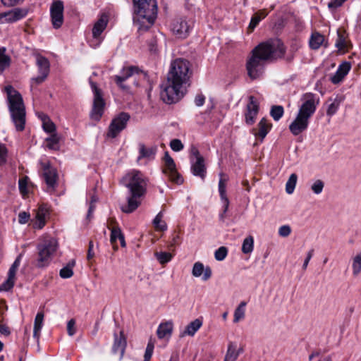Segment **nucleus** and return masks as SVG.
I'll return each mask as SVG.
<instances>
[{
  "label": "nucleus",
  "mask_w": 361,
  "mask_h": 361,
  "mask_svg": "<svg viewBox=\"0 0 361 361\" xmlns=\"http://www.w3.org/2000/svg\"><path fill=\"white\" fill-rule=\"evenodd\" d=\"M179 235L178 234H174L172 237V239L169 245V247L171 250L173 247L179 244Z\"/></svg>",
  "instance_id": "obj_60"
},
{
  "label": "nucleus",
  "mask_w": 361,
  "mask_h": 361,
  "mask_svg": "<svg viewBox=\"0 0 361 361\" xmlns=\"http://www.w3.org/2000/svg\"><path fill=\"white\" fill-rule=\"evenodd\" d=\"M47 147L50 149H58L59 137L56 133L51 134L49 137L45 140Z\"/></svg>",
  "instance_id": "obj_39"
},
{
  "label": "nucleus",
  "mask_w": 361,
  "mask_h": 361,
  "mask_svg": "<svg viewBox=\"0 0 361 361\" xmlns=\"http://www.w3.org/2000/svg\"><path fill=\"white\" fill-rule=\"evenodd\" d=\"M7 94L8 110L13 123L18 131L25 129V106L20 92L11 85L5 87Z\"/></svg>",
  "instance_id": "obj_6"
},
{
  "label": "nucleus",
  "mask_w": 361,
  "mask_h": 361,
  "mask_svg": "<svg viewBox=\"0 0 361 361\" xmlns=\"http://www.w3.org/2000/svg\"><path fill=\"white\" fill-rule=\"evenodd\" d=\"M284 109L282 106L274 105L272 106L270 111V115L274 121H278L283 116Z\"/></svg>",
  "instance_id": "obj_42"
},
{
  "label": "nucleus",
  "mask_w": 361,
  "mask_h": 361,
  "mask_svg": "<svg viewBox=\"0 0 361 361\" xmlns=\"http://www.w3.org/2000/svg\"><path fill=\"white\" fill-rule=\"evenodd\" d=\"M38 257L36 266L43 268L49 264L51 257L58 248L57 240L50 236L44 237L37 245Z\"/></svg>",
  "instance_id": "obj_7"
},
{
  "label": "nucleus",
  "mask_w": 361,
  "mask_h": 361,
  "mask_svg": "<svg viewBox=\"0 0 361 361\" xmlns=\"http://www.w3.org/2000/svg\"><path fill=\"white\" fill-rule=\"evenodd\" d=\"M122 232L118 227H114L111 231L110 241L113 244L114 249H117V246L115 245L117 239H119L122 235Z\"/></svg>",
  "instance_id": "obj_44"
},
{
  "label": "nucleus",
  "mask_w": 361,
  "mask_h": 361,
  "mask_svg": "<svg viewBox=\"0 0 361 361\" xmlns=\"http://www.w3.org/2000/svg\"><path fill=\"white\" fill-rule=\"evenodd\" d=\"M336 47L339 51H348L351 46L350 43L347 40V35L345 30H337V39L335 43Z\"/></svg>",
  "instance_id": "obj_25"
},
{
  "label": "nucleus",
  "mask_w": 361,
  "mask_h": 361,
  "mask_svg": "<svg viewBox=\"0 0 361 361\" xmlns=\"http://www.w3.org/2000/svg\"><path fill=\"white\" fill-rule=\"evenodd\" d=\"M9 65V58L4 54V50L0 49V72Z\"/></svg>",
  "instance_id": "obj_48"
},
{
  "label": "nucleus",
  "mask_w": 361,
  "mask_h": 361,
  "mask_svg": "<svg viewBox=\"0 0 361 361\" xmlns=\"http://www.w3.org/2000/svg\"><path fill=\"white\" fill-rule=\"evenodd\" d=\"M351 68V64L350 62L344 61L338 68L337 71L333 76L331 78V81L334 84H338L345 76L348 73Z\"/></svg>",
  "instance_id": "obj_21"
},
{
  "label": "nucleus",
  "mask_w": 361,
  "mask_h": 361,
  "mask_svg": "<svg viewBox=\"0 0 361 361\" xmlns=\"http://www.w3.org/2000/svg\"><path fill=\"white\" fill-rule=\"evenodd\" d=\"M133 22L139 30L147 31L154 24L157 16L156 0H133Z\"/></svg>",
  "instance_id": "obj_5"
},
{
  "label": "nucleus",
  "mask_w": 361,
  "mask_h": 361,
  "mask_svg": "<svg viewBox=\"0 0 361 361\" xmlns=\"http://www.w3.org/2000/svg\"><path fill=\"white\" fill-rule=\"evenodd\" d=\"M313 252H314V250H311L308 252L307 255V257L304 261V263L302 264V269L303 270H305L308 266V264H309V262L310 260L311 259V258L312 257V255H313Z\"/></svg>",
  "instance_id": "obj_59"
},
{
  "label": "nucleus",
  "mask_w": 361,
  "mask_h": 361,
  "mask_svg": "<svg viewBox=\"0 0 361 361\" xmlns=\"http://www.w3.org/2000/svg\"><path fill=\"white\" fill-rule=\"evenodd\" d=\"M202 325V322L196 319L194 321L191 322L186 327L185 331L183 333V335H189L194 336L195 333L200 329V328Z\"/></svg>",
  "instance_id": "obj_29"
},
{
  "label": "nucleus",
  "mask_w": 361,
  "mask_h": 361,
  "mask_svg": "<svg viewBox=\"0 0 361 361\" xmlns=\"http://www.w3.org/2000/svg\"><path fill=\"white\" fill-rule=\"evenodd\" d=\"M92 250H93V242L91 240L89 243V247H88V251H87V258L88 260L92 259L94 256V253Z\"/></svg>",
  "instance_id": "obj_63"
},
{
  "label": "nucleus",
  "mask_w": 361,
  "mask_h": 361,
  "mask_svg": "<svg viewBox=\"0 0 361 361\" xmlns=\"http://www.w3.org/2000/svg\"><path fill=\"white\" fill-rule=\"evenodd\" d=\"M190 154H191V157L190 158H193L194 159H197L199 157H202L198 149L195 147H191V149H190Z\"/></svg>",
  "instance_id": "obj_62"
},
{
  "label": "nucleus",
  "mask_w": 361,
  "mask_h": 361,
  "mask_svg": "<svg viewBox=\"0 0 361 361\" xmlns=\"http://www.w3.org/2000/svg\"><path fill=\"white\" fill-rule=\"evenodd\" d=\"M121 183L129 190L130 194L127 203L122 205L121 209L125 213H132L140 204L138 199L147 192L148 179L140 171L133 170L121 178Z\"/></svg>",
  "instance_id": "obj_3"
},
{
  "label": "nucleus",
  "mask_w": 361,
  "mask_h": 361,
  "mask_svg": "<svg viewBox=\"0 0 361 361\" xmlns=\"http://www.w3.org/2000/svg\"><path fill=\"white\" fill-rule=\"evenodd\" d=\"M138 73V68L136 66L123 67L121 74L112 77L114 81L123 90H128L129 87L124 84L125 81L135 73Z\"/></svg>",
  "instance_id": "obj_14"
},
{
  "label": "nucleus",
  "mask_w": 361,
  "mask_h": 361,
  "mask_svg": "<svg viewBox=\"0 0 361 361\" xmlns=\"http://www.w3.org/2000/svg\"><path fill=\"white\" fill-rule=\"evenodd\" d=\"M324 187V183L322 180H316L311 186L312 191L316 194L319 195L322 193Z\"/></svg>",
  "instance_id": "obj_45"
},
{
  "label": "nucleus",
  "mask_w": 361,
  "mask_h": 361,
  "mask_svg": "<svg viewBox=\"0 0 361 361\" xmlns=\"http://www.w3.org/2000/svg\"><path fill=\"white\" fill-rule=\"evenodd\" d=\"M298 180V176L292 173L286 184V191L288 194H292L295 190Z\"/></svg>",
  "instance_id": "obj_41"
},
{
  "label": "nucleus",
  "mask_w": 361,
  "mask_h": 361,
  "mask_svg": "<svg viewBox=\"0 0 361 361\" xmlns=\"http://www.w3.org/2000/svg\"><path fill=\"white\" fill-rule=\"evenodd\" d=\"M8 150L4 144L0 143V166L6 164L7 160Z\"/></svg>",
  "instance_id": "obj_50"
},
{
  "label": "nucleus",
  "mask_w": 361,
  "mask_h": 361,
  "mask_svg": "<svg viewBox=\"0 0 361 361\" xmlns=\"http://www.w3.org/2000/svg\"><path fill=\"white\" fill-rule=\"evenodd\" d=\"M341 102V99L338 97H336L333 102L330 104L328 106L326 114L329 116H333L335 114L340 106V104Z\"/></svg>",
  "instance_id": "obj_43"
},
{
  "label": "nucleus",
  "mask_w": 361,
  "mask_h": 361,
  "mask_svg": "<svg viewBox=\"0 0 361 361\" xmlns=\"http://www.w3.org/2000/svg\"><path fill=\"white\" fill-rule=\"evenodd\" d=\"M30 214L26 212H21L18 214V222L21 224H26L30 219Z\"/></svg>",
  "instance_id": "obj_56"
},
{
  "label": "nucleus",
  "mask_w": 361,
  "mask_h": 361,
  "mask_svg": "<svg viewBox=\"0 0 361 361\" xmlns=\"http://www.w3.org/2000/svg\"><path fill=\"white\" fill-rule=\"evenodd\" d=\"M0 333L5 336H8L11 332L8 327L6 324L1 323L0 324Z\"/></svg>",
  "instance_id": "obj_64"
},
{
  "label": "nucleus",
  "mask_w": 361,
  "mask_h": 361,
  "mask_svg": "<svg viewBox=\"0 0 361 361\" xmlns=\"http://www.w3.org/2000/svg\"><path fill=\"white\" fill-rule=\"evenodd\" d=\"M130 119L128 114L122 112L116 116L111 122L107 133V137L115 138L126 128L128 121Z\"/></svg>",
  "instance_id": "obj_9"
},
{
  "label": "nucleus",
  "mask_w": 361,
  "mask_h": 361,
  "mask_svg": "<svg viewBox=\"0 0 361 361\" xmlns=\"http://www.w3.org/2000/svg\"><path fill=\"white\" fill-rule=\"evenodd\" d=\"M170 147L172 150L175 152H179L183 149L184 146L180 140L173 139L170 142Z\"/></svg>",
  "instance_id": "obj_51"
},
{
  "label": "nucleus",
  "mask_w": 361,
  "mask_h": 361,
  "mask_svg": "<svg viewBox=\"0 0 361 361\" xmlns=\"http://www.w3.org/2000/svg\"><path fill=\"white\" fill-rule=\"evenodd\" d=\"M267 12L265 10H261L255 13L251 18L248 29L252 31L259 23L267 16Z\"/></svg>",
  "instance_id": "obj_30"
},
{
  "label": "nucleus",
  "mask_w": 361,
  "mask_h": 361,
  "mask_svg": "<svg viewBox=\"0 0 361 361\" xmlns=\"http://www.w3.org/2000/svg\"><path fill=\"white\" fill-rule=\"evenodd\" d=\"M285 53V47L279 39H270L257 46L246 63L248 76L255 80L263 72L264 63L269 59L281 58Z\"/></svg>",
  "instance_id": "obj_2"
},
{
  "label": "nucleus",
  "mask_w": 361,
  "mask_h": 361,
  "mask_svg": "<svg viewBox=\"0 0 361 361\" xmlns=\"http://www.w3.org/2000/svg\"><path fill=\"white\" fill-rule=\"evenodd\" d=\"M205 101V97L203 94H199L195 97V103L197 106H202Z\"/></svg>",
  "instance_id": "obj_58"
},
{
  "label": "nucleus",
  "mask_w": 361,
  "mask_h": 361,
  "mask_svg": "<svg viewBox=\"0 0 361 361\" xmlns=\"http://www.w3.org/2000/svg\"><path fill=\"white\" fill-rule=\"evenodd\" d=\"M75 320L74 319H71L68 322L67 331H68V334L70 336H73L76 332V329H75Z\"/></svg>",
  "instance_id": "obj_53"
},
{
  "label": "nucleus",
  "mask_w": 361,
  "mask_h": 361,
  "mask_svg": "<svg viewBox=\"0 0 361 361\" xmlns=\"http://www.w3.org/2000/svg\"><path fill=\"white\" fill-rule=\"evenodd\" d=\"M291 233V228L288 225L281 226L279 229V235L281 237H288Z\"/></svg>",
  "instance_id": "obj_54"
},
{
  "label": "nucleus",
  "mask_w": 361,
  "mask_h": 361,
  "mask_svg": "<svg viewBox=\"0 0 361 361\" xmlns=\"http://www.w3.org/2000/svg\"><path fill=\"white\" fill-rule=\"evenodd\" d=\"M272 125L265 118L260 120L256 128H254L253 134L255 137L260 138L261 141L264 140L266 135L271 130Z\"/></svg>",
  "instance_id": "obj_19"
},
{
  "label": "nucleus",
  "mask_w": 361,
  "mask_h": 361,
  "mask_svg": "<svg viewBox=\"0 0 361 361\" xmlns=\"http://www.w3.org/2000/svg\"><path fill=\"white\" fill-rule=\"evenodd\" d=\"M28 13L25 8H16L8 12L0 13V23H12L25 18Z\"/></svg>",
  "instance_id": "obj_12"
},
{
  "label": "nucleus",
  "mask_w": 361,
  "mask_h": 361,
  "mask_svg": "<svg viewBox=\"0 0 361 361\" xmlns=\"http://www.w3.org/2000/svg\"><path fill=\"white\" fill-rule=\"evenodd\" d=\"M259 103L254 96L249 97V102L247 104L245 113V121L247 125H252L255 122L256 117L259 112Z\"/></svg>",
  "instance_id": "obj_16"
},
{
  "label": "nucleus",
  "mask_w": 361,
  "mask_h": 361,
  "mask_svg": "<svg viewBox=\"0 0 361 361\" xmlns=\"http://www.w3.org/2000/svg\"><path fill=\"white\" fill-rule=\"evenodd\" d=\"M254 247V238L250 235L245 238L242 245V252L244 254L251 253Z\"/></svg>",
  "instance_id": "obj_38"
},
{
  "label": "nucleus",
  "mask_w": 361,
  "mask_h": 361,
  "mask_svg": "<svg viewBox=\"0 0 361 361\" xmlns=\"http://www.w3.org/2000/svg\"><path fill=\"white\" fill-rule=\"evenodd\" d=\"M192 173L204 180L207 174V167L203 157H199L197 159L190 158Z\"/></svg>",
  "instance_id": "obj_18"
},
{
  "label": "nucleus",
  "mask_w": 361,
  "mask_h": 361,
  "mask_svg": "<svg viewBox=\"0 0 361 361\" xmlns=\"http://www.w3.org/2000/svg\"><path fill=\"white\" fill-rule=\"evenodd\" d=\"M324 37L322 35L314 32L312 33L310 39V46L313 49H317L322 44Z\"/></svg>",
  "instance_id": "obj_34"
},
{
  "label": "nucleus",
  "mask_w": 361,
  "mask_h": 361,
  "mask_svg": "<svg viewBox=\"0 0 361 361\" xmlns=\"http://www.w3.org/2000/svg\"><path fill=\"white\" fill-rule=\"evenodd\" d=\"M139 152H140V156L138 157L139 159H140L142 158H151L155 155V153L157 152V147H152L149 148H146L145 145L140 144Z\"/></svg>",
  "instance_id": "obj_31"
},
{
  "label": "nucleus",
  "mask_w": 361,
  "mask_h": 361,
  "mask_svg": "<svg viewBox=\"0 0 361 361\" xmlns=\"http://www.w3.org/2000/svg\"><path fill=\"white\" fill-rule=\"evenodd\" d=\"M20 257H21V255H20L16 259V260L14 261V262L13 263V264L10 267L9 271H8V275L10 276V278H15L16 271H17L18 267L20 266Z\"/></svg>",
  "instance_id": "obj_47"
},
{
  "label": "nucleus",
  "mask_w": 361,
  "mask_h": 361,
  "mask_svg": "<svg viewBox=\"0 0 361 361\" xmlns=\"http://www.w3.org/2000/svg\"><path fill=\"white\" fill-rule=\"evenodd\" d=\"M192 274L195 277H200L202 275V279L207 281L212 276V270L209 267L204 268L202 263L197 262L193 265Z\"/></svg>",
  "instance_id": "obj_22"
},
{
  "label": "nucleus",
  "mask_w": 361,
  "mask_h": 361,
  "mask_svg": "<svg viewBox=\"0 0 361 361\" xmlns=\"http://www.w3.org/2000/svg\"><path fill=\"white\" fill-rule=\"evenodd\" d=\"M191 27V24L185 19L180 18L173 21L171 30L178 37L185 38L188 37Z\"/></svg>",
  "instance_id": "obj_17"
},
{
  "label": "nucleus",
  "mask_w": 361,
  "mask_h": 361,
  "mask_svg": "<svg viewBox=\"0 0 361 361\" xmlns=\"http://www.w3.org/2000/svg\"><path fill=\"white\" fill-rule=\"evenodd\" d=\"M238 355L239 352L237 351L236 346L231 343L228 345L224 361H235Z\"/></svg>",
  "instance_id": "obj_36"
},
{
  "label": "nucleus",
  "mask_w": 361,
  "mask_h": 361,
  "mask_svg": "<svg viewBox=\"0 0 361 361\" xmlns=\"http://www.w3.org/2000/svg\"><path fill=\"white\" fill-rule=\"evenodd\" d=\"M173 331V322H166L161 324L157 331V336L159 338H164L167 336H171Z\"/></svg>",
  "instance_id": "obj_28"
},
{
  "label": "nucleus",
  "mask_w": 361,
  "mask_h": 361,
  "mask_svg": "<svg viewBox=\"0 0 361 361\" xmlns=\"http://www.w3.org/2000/svg\"><path fill=\"white\" fill-rule=\"evenodd\" d=\"M227 254L228 249L224 246H221L215 251L214 257L216 260L222 261L226 258Z\"/></svg>",
  "instance_id": "obj_46"
},
{
  "label": "nucleus",
  "mask_w": 361,
  "mask_h": 361,
  "mask_svg": "<svg viewBox=\"0 0 361 361\" xmlns=\"http://www.w3.org/2000/svg\"><path fill=\"white\" fill-rule=\"evenodd\" d=\"M41 118V120L42 121V127L45 132L49 133H55L56 131V126L55 124L49 119V118L42 114V116H39Z\"/></svg>",
  "instance_id": "obj_32"
},
{
  "label": "nucleus",
  "mask_w": 361,
  "mask_h": 361,
  "mask_svg": "<svg viewBox=\"0 0 361 361\" xmlns=\"http://www.w3.org/2000/svg\"><path fill=\"white\" fill-rule=\"evenodd\" d=\"M126 347V339L123 334V332L120 331V335L118 336L116 334H114V342L112 347V351L114 354L119 353L120 360L122 359L125 349Z\"/></svg>",
  "instance_id": "obj_20"
},
{
  "label": "nucleus",
  "mask_w": 361,
  "mask_h": 361,
  "mask_svg": "<svg viewBox=\"0 0 361 361\" xmlns=\"http://www.w3.org/2000/svg\"><path fill=\"white\" fill-rule=\"evenodd\" d=\"M108 23V16L102 14L97 21L94 23L92 28V36L94 38H98L103 31L106 29Z\"/></svg>",
  "instance_id": "obj_24"
},
{
  "label": "nucleus",
  "mask_w": 361,
  "mask_h": 361,
  "mask_svg": "<svg viewBox=\"0 0 361 361\" xmlns=\"http://www.w3.org/2000/svg\"><path fill=\"white\" fill-rule=\"evenodd\" d=\"M63 3L61 1H54L51 6L50 13L52 25L58 29L61 27L63 23Z\"/></svg>",
  "instance_id": "obj_13"
},
{
  "label": "nucleus",
  "mask_w": 361,
  "mask_h": 361,
  "mask_svg": "<svg viewBox=\"0 0 361 361\" xmlns=\"http://www.w3.org/2000/svg\"><path fill=\"white\" fill-rule=\"evenodd\" d=\"M154 256L161 264L168 263L173 258L172 254L167 252H156Z\"/></svg>",
  "instance_id": "obj_40"
},
{
  "label": "nucleus",
  "mask_w": 361,
  "mask_h": 361,
  "mask_svg": "<svg viewBox=\"0 0 361 361\" xmlns=\"http://www.w3.org/2000/svg\"><path fill=\"white\" fill-rule=\"evenodd\" d=\"M246 305V302L242 301L235 310L233 315L234 323H237L245 318Z\"/></svg>",
  "instance_id": "obj_33"
},
{
  "label": "nucleus",
  "mask_w": 361,
  "mask_h": 361,
  "mask_svg": "<svg viewBox=\"0 0 361 361\" xmlns=\"http://www.w3.org/2000/svg\"><path fill=\"white\" fill-rule=\"evenodd\" d=\"M164 161L165 167L163 169V173L169 177L171 181L176 184L183 183V179L177 171L176 164L168 152L164 153Z\"/></svg>",
  "instance_id": "obj_11"
},
{
  "label": "nucleus",
  "mask_w": 361,
  "mask_h": 361,
  "mask_svg": "<svg viewBox=\"0 0 361 361\" xmlns=\"http://www.w3.org/2000/svg\"><path fill=\"white\" fill-rule=\"evenodd\" d=\"M44 312L42 311L38 312L34 321L33 328V337L37 341H39L40 337V332L44 323Z\"/></svg>",
  "instance_id": "obj_26"
},
{
  "label": "nucleus",
  "mask_w": 361,
  "mask_h": 361,
  "mask_svg": "<svg viewBox=\"0 0 361 361\" xmlns=\"http://www.w3.org/2000/svg\"><path fill=\"white\" fill-rule=\"evenodd\" d=\"M90 84L94 94L91 118L95 121H99L104 113V109L105 106L103 92L102 90L97 86V84L91 80H90Z\"/></svg>",
  "instance_id": "obj_8"
},
{
  "label": "nucleus",
  "mask_w": 361,
  "mask_h": 361,
  "mask_svg": "<svg viewBox=\"0 0 361 361\" xmlns=\"http://www.w3.org/2000/svg\"><path fill=\"white\" fill-rule=\"evenodd\" d=\"M47 76L48 75L44 74H40L39 76L32 78L30 85L31 90H32L35 85H39L43 82Z\"/></svg>",
  "instance_id": "obj_55"
},
{
  "label": "nucleus",
  "mask_w": 361,
  "mask_h": 361,
  "mask_svg": "<svg viewBox=\"0 0 361 361\" xmlns=\"http://www.w3.org/2000/svg\"><path fill=\"white\" fill-rule=\"evenodd\" d=\"M346 0H331L328 3V7L330 9H335L341 6Z\"/></svg>",
  "instance_id": "obj_57"
},
{
  "label": "nucleus",
  "mask_w": 361,
  "mask_h": 361,
  "mask_svg": "<svg viewBox=\"0 0 361 361\" xmlns=\"http://www.w3.org/2000/svg\"><path fill=\"white\" fill-rule=\"evenodd\" d=\"M14 279L8 275V279L0 286V290L7 291L11 289L14 286Z\"/></svg>",
  "instance_id": "obj_49"
},
{
  "label": "nucleus",
  "mask_w": 361,
  "mask_h": 361,
  "mask_svg": "<svg viewBox=\"0 0 361 361\" xmlns=\"http://www.w3.org/2000/svg\"><path fill=\"white\" fill-rule=\"evenodd\" d=\"M154 350V344L152 342H149L144 355V361H149Z\"/></svg>",
  "instance_id": "obj_52"
},
{
  "label": "nucleus",
  "mask_w": 361,
  "mask_h": 361,
  "mask_svg": "<svg viewBox=\"0 0 361 361\" xmlns=\"http://www.w3.org/2000/svg\"><path fill=\"white\" fill-rule=\"evenodd\" d=\"M219 176L220 180L219 181V192L221 200L223 202V212L219 214V219L221 221H224L226 219V213L228 211L230 203L229 200L226 195V182L228 179L224 178V175L222 173H221Z\"/></svg>",
  "instance_id": "obj_15"
},
{
  "label": "nucleus",
  "mask_w": 361,
  "mask_h": 361,
  "mask_svg": "<svg viewBox=\"0 0 361 361\" xmlns=\"http://www.w3.org/2000/svg\"><path fill=\"white\" fill-rule=\"evenodd\" d=\"M36 64L38 67L39 74L49 75L50 64L49 60L46 57L39 54L37 55Z\"/></svg>",
  "instance_id": "obj_27"
},
{
  "label": "nucleus",
  "mask_w": 361,
  "mask_h": 361,
  "mask_svg": "<svg viewBox=\"0 0 361 361\" xmlns=\"http://www.w3.org/2000/svg\"><path fill=\"white\" fill-rule=\"evenodd\" d=\"M48 214V209L44 205L39 207L37 212L35 219L36 221L33 224V227L37 229H42L46 224V216Z\"/></svg>",
  "instance_id": "obj_23"
},
{
  "label": "nucleus",
  "mask_w": 361,
  "mask_h": 361,
  "mask_svg": "<svg viewBox=\"0 0 361 361\" xmlns=\"http://www.w3.org/2000/svg\"><path fill=\"white\" fill-rule=\"evenodd\" d=\"M192 75L190 62L183 59L173 60L166 80L161 85V97L167 104L178 102L185 94V85Z\"/></svg>",
  "instance_id": "obj_1"
},
{
  "label": "nucleus",
  "mask_w": 361,
  "mask_h": 361,
  "mask_svg": "<svg viewBox=\"0 0 361 361\" xmlns=\"http://www.w3.org/2000/svg\"><path fill=\"white\" fill-rule=\"evenodd\" d=\"M163 213L160 212L153 220V225L157 231H164L167 229L166 224L162 220Z\"/></svg>",
  "instance_id": "obj_37"
},
{
  "label": "nucleus",
  "mask_w": 361,
  "mask_h": 361,
  "mask_svg": "<svg viewBox=\"0 0 361 361\" xmlns=\"http://www.w3.org/2000/svg\"><path fill=\"white\" fill-rule=\"evenodd\" d=\"M75 264V260H71L68 264L63 267L59 272V275L62 279H69L73 275V268Z\"/></svg>",
  "instance_id": "obj_35"
},
{
  "label": "nucleus",
  "mask_w": 361,
  "mask_h": 361,
  "mask_svg": "<svg viewBox=\"0 0 361 361\" xmlns=\"http://www.w3.org/2000/svg\"><path fill=\"white\" fill-rule=\"evenodd\" d=\"M19 190L23 194L27 192V181L25 179L19 180Z\"/></svg>",
  "instance_id": "obj_61"
},
{
  "label": "nucleus",
  "mask_w": 361,
  "mask_h": 361,
  "mask_svg": "<svg viewBox=\"0 0 361 361\" xmlns=\"http://www.w3.org/2000/svg\"><path fill=\"white\" fill-rule=\"evenodd\" d=\"M42 176L47 185V191L53 192L58 185V173L56 169L49 163H42Z\"/></svg>",
  "instance_id": "obj_10"
},
{
  "label": "nucleus",
  "mask_w": 361,
  "mask_h": 361,
  "mask_svg": "<svg viewBox=\"0 0 361 361\" xmlns=\"http://www.w3.org/2000/svg\"><path fill=\"white\" fill-rule=\"evenodd\" d=\"M300 102L296 118L289 126L290 131L294 135H299L307 128L309 120L314 114L319 99L315 94L307 92L301 96Z\"/></svg>",
  "instance_id": "obj_4"
}]
</instances>
